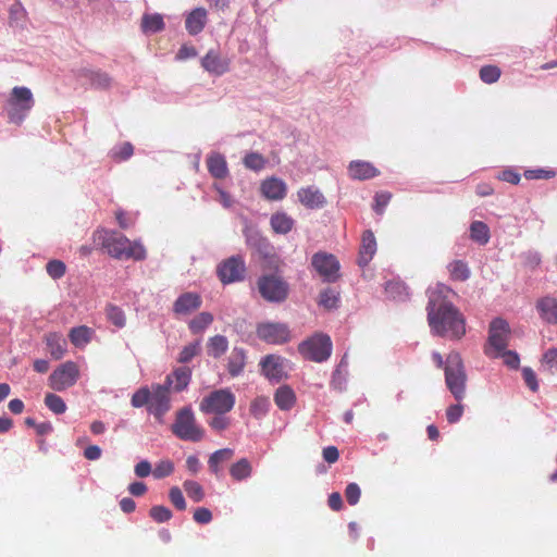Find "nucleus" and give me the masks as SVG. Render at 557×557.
<instances>
[{
	"label": "nucleus",
	"instance_id": "obj_1",
	"mask_svg": "<svg viewBox=\"0 0 557 557\" xmlns=\"http://www.w3.org/2000/svg\"><path fill=\"white\" fill-rule=\"evenodd\" d=\"M450 289L438 286L429 294L428 323L433 334L460 339L466 334V319L448 298Z\"/></svg>",
	"mask_w": 557,
	"mask_h": 557
},
{
	"label": "nucleus",
	"instance_id": "obj_2",
	"mask_svg": "<svg viewBox=\"0 0 557 557\" xmlns=\"http://www.w3.org/2000/svg\"><path fill=\"white\" fill-rule=\"evenodd\" d=\"M102 247L115 259L144 260L146 258V249L141 244L131 242L117 232L106 231Z\"/></svg>",
	"mask_w": 557,
	"mask_h": 557
},
{
	"label": "nucleus",
	"instance_id": "obj_3",
	"mask_svg": "<svg viewBox=\"0 0 557 557\" xmlns=\"http://www.w3.org/2000/svg\"><path fill=\"white\" fill-rule=\"evenodd\" d=\"M445 384L457 401L466 397L468 376L461 356L450 352L444 367Z\"/></svg>",
	"mask_w": 557,
	"mask_h": 557
},
{
	"label": "nucleus",
	"instance_id": "obj_4",
	"mask_svg": "<svg viewBox=\"0 0 557 557\" xmlns=\"http://www.w3.org/2000/svg\"><path fill=\"white\" fill-rule=\"evenodd\" d=\"M172 433L182 441L200 442L205 437V430L197 423L190 407H183L176 411Z\"/></svg>",
	"mask_w": 557,
	"mask_h": 557
},
{
	"label": "nucleus",
	"instance_id": "obj_5",
	"mask_svg": "<svg viewBox=\"0 0 557 557\" xmlns=\"http://www.w3.org/2000/svg\"><path fill=\"white\" fill-rule=\"evenodd\" d=\"M34 103V97L29 88L24 86L14 87L5 107L9 121L17 125L22 124Z\"/></svg>",
	"mask_w": 557,
	"mask_h": 557
},
{
	"label": "nucleus",
	"instance_id": "obj_6",
	"mask_svg": "<svg viewBox=\"0 0 557 557\" xmlns=\"http://www.w3.org/2000/svg\"><path fill=\"white\" fill-rule=\"evenodd\" d=\"M332 349L331 337L324 333H315L298 345V351L306 360L318 363L326 361Z\"/></svg>",
	"mask_w": 557,
	"mask_h": 557
},
{
	"label": "nucleus",
	"instance_id": "obj_7",
	"mask_svg": "<svg viewBox=\"0 0 557 557\" xmlns=\"http://www.w3.org/2000/svg\"><path fill=\"white\" fill-rule=\"evenodd\" d=\"M257 288L260 296L268 302L281 304L289 294L288 283L276 273L261 275L257 281Z\"/></svg>",
	"mask_w": 557,
	"mask_h": 557
},
{
	"label": "nucleus",
	"instance_id": "obj_8",
	"mask_svg": "<svg viewBox=\"0 0 557 557\" xmlns=\"http://www.w3.org/2000/svg\"><path fill=\"white\" fill-rule=\"evenodd\" d=\"M510 336V327L507 321L497 318L494 319L488 329L487 344L484 347V352L491 358H498L500 352L508 346Z\"/></svg>",
	"mask_w": 557,
	"mask_h": 557
},
{
	"label": "nucleus",
	"instance_id": "obj_9",
	"mask_svg": "<svg viewBox=\"0 0 557 557\" xmlns=\"http://www.w3.org/2000/svg\"><path fill=\"white\" fill-rule=\"evenodd\" d=\"M235 401V395L231 389L221 388L205 396L199 404V409L206 414H225L234 408Z\"/></svg>",
	"mask_w": 557,
	"mask_h": 557
},
{
	"label": "nucleus",
	"instance_id": "obj_10",
	"mask_svg": "<svg viewBox=\"0 0 557 557\" xmlns=\"http://www.w3.org/2000/svg\"><path fill=\"white\" fill-rule=\"evenodd\" d=\"M78 379V366L74 361H65L52 371L48 384L53 391L62 392L74 386Z\"/></svg>",
	"mask_w": 557,
	"mask_h": 557
},
{
	"label": "nucleus",
	"instance_id": "obj_11",
	"mask_svg": "<svg viewBox=\"0 0 557 557\" xmlns=\"http://www.w3.org/2000/svg\"><path fill=\"white\" fill-rule=\"evenodd\" d=\"M311 265L324 282L334 283L341 276L339 261L332 253L324 251L315 252L311 258Z\"/></svg>",
	"mask_w": 557,
	"mask_h": 557
},
{
	"label": "nucleus",
	"instance_id": "obj_12",
	"mask_svg": "<svg viewBox=\"0 0 557 557\" xmlns=\"http://www.w3.org/2000/svg\"><path fill=\"white\" fill-rule=\"evenodd\" d=\"M246 263L242 256H232L223 260L216 268V275L222 284L242 282L246 276Z\"/></svg>",
	"mask_w": 557,
	"mask_h": 557
},
{
	"label": "nucleus",
	"instance_id": "obj_13",
	"mask_svg": "<svg viewBox=\"0 0 557 557\" xmlns=\"http://www.w3.org/2000/svg\"><path fill=\"white\" fill-rule=\"evenodd\" d=\"M171 408L170 387L165 384H156L150 389V400L148 410L159 420L162 421L163 416Z\"/></svg>",
	"mask_w": 557,
	"mask_h": 557
},
{
	"label": "nucleus",
	"instance_id": "obj_14",
	"mask_svg": "<svg viewBox=\"0 0 557 557\" xmlns=\"http://www.w3.org/2000/svg\"><path fill=\"white\" fill-rule=\"evenodd\" d=\"M257 335L269 344H284L289 341V330L283 323H262L257 327Z\"/></svg>",
	"mask_w": 557,
	"mask_h": 557
},
{
	"label": "nucleus",
	"instance_id": "obj_15",
	"mask_svg": "<svg viewBox=\"0 0 557 557\" xmlns=\"http://www.w3.org/2000/svg\"><path fill=\"white\" fill-rule=\"evenodd\" d=\"M205 71L214 76H222L230 71L231 60L224 58L218 49H210L200 61Z\"/></svg>",
	"mask_w": 557,
	"mask_h": 557
},
{
	"label": "nucleus",
	"instance_id": "obj_16",
	"mask_svg": "<svg viewBox=\"0 0 557 557\" xmlns=\"http://www.w3.org/2000/svg\"><path fill=\"white\" fill-rule=\"evenodd\" d=\"M286 359L277 355H268L261 361L262 374L270 381L280 382L286 377Z\"/></svg>",
	"mask_w": 557,
	"mask_h": 557
},
{
	"label": "nucleus",
	"instance_id": "obj_17",
	"mask_svg": "<svg viewBox=\"0 0 557 557\" xmlns=\"http://www.w3.org/2000/svg\"><path fill=\"white\" fill-rule=\"evenodd\" d=\"M202 300L197 293L182 294L173 305V311L178 315H187L198 310L201 307Z\"/></svg>",
	"mask_w": 557,
	"mask_h": 557
},
{
	"label": "nucleus",
	"instance_id": "obj_18",
	"mask_svg": "<svg viewBox=\"0 0 557 557\" xmlns=\"http://www.w3.org/2000/svg\"><path fill=\"white\" fill-rule=\"evenodd\" d=\"M191 380V369L187 366L175 368L166 375L164 384L174 392H182L187 388Z\"/></svg>",
	"mask_w": 557,
	"mask_h": 557
},
{
	"label": "nucleus",
	"instance_id": "obj_19",
	"mask_svg": "<svg viewBox=\"0 0 557 557\" xmlns=\"http://www.w3.org/2000/svg\"><path fill=\"white\" fill-rule=\"evenodd\" d=\"M376 239L372 231L367 230L362 233L359 248L358 264L366 267L370 263L376 252Z\"/></svg>",
	"mask_w": 557,
	"mask_h": 557
},
{
	"label": "nucleus",
	"instance_id": "obj_20",
	"mask_svg": "<svg viewBox=\"0 0 557 557\" xmlns=\"http://www.w3.org/2000/svg\"><path fill=\"white\" fill-rule=\"evenodd\" d=\"M299 202L308 209H319L326 203L324 195L313 186L302 187L297 191Z\"/></svg>",
	"mask_w": 557,
	"mask_h": 557
},
{
	"label": "nucleus",
	"instance_id": "obj_21",
	"mask_svg": "<svg viewBox=\"0 0 557 557\" xmlns=\"http://www.w3.org/2000/svg\"><path fill=\"white\" fill-rule=\"evenodd\" d=\"M261 194L269 200H282L287 193L285 182L277 177H269L261 183Z\"/></svg>",
	"mask_w": 557,
	"mask_h": 557
},
{
	"label": "nucleus",
	"instance_id": "obj_22",
	"mask_svg": "<svg viewBox=\"0 0 557 557\" xmlns=\"http://www.w3.org/2000/svg\"><path fill=\"white\" fill-rule=\"evenodd\" d=\"M44 342L52 359L60 360L64 357L67 343L61 333L49 332L45 334Z\"/></svg>",
	"mask_w": 557,
	"mask_h": 557
},
{
	"label": "nucleus",
	"instance_id": "obj_23",
	"mask_svg": "<svg viewBox=\"0 0 557 557\" xmlns=\"http://www.w3.org/2000/svg\"><path fill=\"white\" fill-rule=\"evenodd\" d=\"M536 310L541 319L549 324H557V299L544 296L536 301Z\"/></svg>",
	"mask_w": 557,
	"mask_h": 557
},
{
	"label": "nucleus",
	"instance_id": "obj_24",
	"mask_svg": "<svg viewBox=\"0 0 557 557\" xmlns=\"http://www.w3.org/2000/svg\"><path fill=\"white\" fill-rule=\"evenodd\" d=\"M81 76L88 79L92 88L100 90H108L113 83V78L101 70L83 69Z\"/></svg>",
	"mask_w": 557,
	"mask_h": 557
},
{
	"label": "nucleus",
	"instance_id": "obj_25",
	"mask_svg": "<svg viewBox=\"0 0 557 557\" xmlns=\"http://www.w3.org/2000/svg\"><path fill=\"white\" fill-rule=\"evenodd\" d=\"M208 14L205 8H196L185 20V27L188 34L195 36L201 33L207 24Z\"/></svg>",
	"mask_w": 557,
	"mask_h": 557
},
{
	"label": "nucleus",
	"instance_id": "obj_26",
	"mask_svg": "<svg viewBox=\"0 0 557 557\" xmlns=\"http://www.w3.org/2000/svg\"><path fill=\"white\" fill-rule=\"evenodd\" d=\"M348 174L354 180H369L379 175V170L367 161H351L348 165Z\"/></svg>",
	"mask_w": 557,
	"mask_h": 557
},
{
	"label": "nucleus",
	"instance_id": "obj_27",
	"mask_svg": "<svg viewBox=\"0 0 557 557\" xmlns=\"http://www.w3.org/2000/svg\"><path fill=\"white\" fill-rule=\"evenodd\" d=\"M207 168L214 178L223 180L228 175L227 162L221 153L213 152L208 156Z\"/></svg>",
	"mask_w": 557,
	"mask_h": 557
},
{
	"label": "nucleus",
	"instance_id": "obj_28",
	"mask_svg": "<svg viewBox=\"0 0 557 557\" xmlns=\"http://www.w3.org/2000/svg\"><path fill=\"white\" fill-rule=\"evenodd\" d=\"M246 366V352L243 348L234 347L227 361V371L232 377L238 376Z\"/></svg>",
	"mask_w": 557,
	"mask_h": 557
},
{
	"label": "nucleus",
	"instance_id": "obj_29",
	"mask_svg": "<svg viewBox=\"0 0 557 557\" xmlns=\"http://www.w3.org/2000/svg\"><path fill=\"white\" fill-rule=\"evenodd\" d=\"M274 403L281 410H289L296 403V395L288 385H283L276 389Z\"/></svg>",
	"mask_w": 557,
	"mask_h": 557
},
{
	"label": "nucleus",
	"instance_id": "obj_30",
	"mask_svg": "<svg viewBox=\"0 0 557 557\" xmlns=\"http://www.w3.org/2000/svg\"><path fill=\"white\" fill-rule=\"evenodd\" d=\"M92 334H94L92 329H90L86 325H81V326L71 329V331L69 333V338L75 347L81 348V347H85L88 343H90Z\"/></svg>",
	"mask_w": 557,
	"mask_h": 557
},
{
	"label": "nucleus",
	"instance_id": "obj_31",
	"mask_svg": "<svg viewBox=\"0 0 557 557\" xmlns=\"http://www.w3.org/2000/svg\"><path fill=\"white\" fill-rule=\"evenodd\" d=\"M271 226L277 234H287L294 227L295 221L285 212H276L271 216Z\"/></svg>",
	"mask_w": 557,
	"mask_h": 557
},
{
	"label": "nucleus",
	"instance_id": "obj_32",
	"mask_svg": "<svg viewBox=\"0 0 557 557\" xmlns=\"http://www.w3.org/2000/svg\"><path fill=\"white\" fill-rule=\"evenodd\" d=\"M234 450L231 448H222L219 450H215L208 460L209 469L212 473L218 475L221 470V463L228 461L233 458Z\"/></svg>",
	"mask_w": 557,
	"mask_h": 557
},
{
	"label": "nucleus",
	"instance_id": "obj_33",
	"mask_svg": "<svg viewBox=\"0 0 557 557\" xmlns=\"http://www.w3.org/2000/svg\"><path fill=\"white\" fill-rule=\"evenodd\" d=\"M228 348V341L223 335H214L208 339L207 352L215 359L223 356Z\"/></svg>",
	"mask_w": 557,
	"mask_h": 557
},
{
	"label": "nucleus",
	"instance_id": "obj_34",
	"mask_svg": "<svg viewBox=\"0 0 557 557\" xmlns=\"http://www.w3.org/2000/svg\"><path fill=\"white\" fill-rule=\"evenodd\" d=\"M141 30L145 34H153L164 28V21L161 14H144L141 18Z\"/></svg>",
	"mask_w": 557,
	"mask_h": 557
},
{
	"label": "nucleus",
	"instance_id": "obj_35",
	"mask_svg": "<svg viewBox=\"0 0 557 557\" xmlns=\"http://www.w3.org/2000/svg\"><path fill=\"white\" fill-rule=\"evenodd\" d=\"M252 473V467L247 458H242L230 468V474L235 481H243L250 478Z\"/></svg>",
	"mask_w": 557,
	"mask_h": 557
},
{
	"label": "nucleus",
	"instance_id": "obj_36",
	"mask_svg": "<svg viewBox=\"0 0 557 557\" xmlns=\"http://www.w3.org/2000/svg\"><path fill=\"white\" fill-rule=\"evenodd\" d=\"M491 234L487 224L481 221H474L470 225V238L480 244L486 245L490 240Z\"/></svg>",
	"mask_w": 557,
	"mask_h": 557
},
{
	"label": "nucleus",
	"instance_id": "obj_37",
	"mask_svg": "<svg viewBox=\"0 0 557 557\" xmlns=\"http://www.w3.org/2000/svg\"><path fill=\"white\" fill-rule=\"evenodd\" d=\"M339 302V292H337L334 288L327 287L320 292L319 295V306H322L323 308L331 310L338 307Z\"/></svg>",
	"mask_w": 557,
	"mask_h": 557
},
{
	"label": "nucleus",
	"instance_id": "obj_38",
	"mask_svg": "<svg viewBox=\"0 0 557 557\" xmlns=\"http://www.w3.org/2000/svg\"><path fill=\"white\" fill-rule=\"evenodd\" d=\"M212 322L213 315L210 312L203 311L189 321L188 327L193 334H198L205 331Z\"/></svg>",
	"mask_w": 557,
	"mask_h": 557
},
{
	"label": "nucleus",
	"instance_id": "obj_39",
	"mask_svg": "<svg viewBox=\"0 0 557 557\" xmlns=\"http://www.w3.org/2000/svg\"><path fill=\"white\" fill-rule=\"evenodd\" d=\"M448 271L453 280L466 281L470 276V270L462 260H454L448 264Z\"/></svg>",
	"mask_w": 557,
	"mask_h": 557
},
{
	"label": "nucleus",
	"instance_id": "obj_40",
	"mask_svg": "<svg viewBox=\"0 0 557 557\" xmlns=\"http://www.w3.org/2000/svg\"><path fill=\"white\" fill-rule=\"evenodd\" d=\"M269 407V398L265 396H258L250 403L249 411L253 418L259 420L267 414Z\"/></svg>",
	"mask_w": 557,
	"mask_h": 557
},
{
	"label": "nucleus",
	"instance_id": "obj_41",
	"mask_svg": "<svg viewBox=\"0 0 557 557\" xmlns=\"http://www.w3.org/2000/svg\"><path fill=\"white\" fill-rule=\"evenodd\" d=\"M243 163L246 169L259 172L262 169H264L267 164V159L261 153L249 152L244 157Z\"/></svg>",
	"mask_w": 557,
	"mask_h": 557
},
{
	"label": "nucleus",
	"instance_id": "obj_42",
	"mask_svg": "<svg viewBox=\"0 0 557 557\" xmlns=\"http://www.w3.org/2000/svg\"><path fill=\"white\" fill-rule=\"evenodd\" d=\"M184 491L186 492L187 496L195 503H200L205 498V491L202 486L193 480H186L183 483Z\"/></svg>",
	"mask_w": 557,
	"mask_h": 557
},
{
	"label": "nucleus",
	"instance_id": "obj_43",
	"mask_svg": "<svg viewBox=\"0 0 557 557\" xmlns=\"http://www.w3.org/2000/svg\"><path fill=\"white\" fill-rule=\"evenodd\" d=\"M106 314L108 320L116 327L121 329L125 326L126 318L124 311L120 307L115 305H108L106 308Z\"/></svg>",
	"mask_w": 557,
	"mask_h": 557
},
{
	"label": "nucleus",
	"instance_id": "obj_44",
	"mask_svg": "<svg viewBox=\"0 0 557 557\" xmlns=\"http://www.w3.org/2000/svg\"><path fill=\"white\" fill-rule=\"evenodd\" d=\"M45 405L55 414H62L66 411V404L64 400L53 393H48L45 396Z\"/></svg>",
	"mask_w": 557,
	"mask_h": 557
},
{
	"label": "nucleus",
	"instance_id": "obj_45",
	"mask_svg": "<svg viewBox=\"0 0 557 557\" xmlns=\"http://www.w3.org/2000/svg\"><path fill=\"white\" fill-rule=\"evenodd\" d=\"M200 351V342L196 341L183 347L181 350L177 361L180 363H188Z\"/></svg>",
	"mask_w": 557,
	"mask_h": 557
},
{
	"label": "nucleus",
	"instance_id": "obj_46",
	"mask_svg": "<svg viewBox=\"0 0 557 557\" xmlns=\"http://www.w3.org/2000/svg\"><path fill=\"white\" fill-rule=\"evenodd\" d=\"M500 69L496 65H484L480 70V78L485 84L496 83L500 77Z\"/></svg>",
	"mask_w": 557,
	"mask_h": 557
},
{
	"label": "nucleus",
	"instance_id": "obj_47",
	"mask_svg": "<svg viewBox=\"0 0 557 557\" xmlns=\"http://www.w3.org/2000/svg\"><path fill=\"white\" fill-rule=\"evenodd\" d=\"M46 271L51 278L59 280L64 276L66 272V265L63 261L53 259L47 263Z\"/></svg>",
	"mask_w": 557,
	"mask_h": 557
},
{
	"label": "nucleus",
	"instance_id": "obj_48",
	"mask_svg": "<svg viewBox=\"0 0 557 557\" xmlns=\"http://www.w3.org/2000/svg\"><path fill=\"white\" fill-rule=\"evenodd\" d=\"M542 364L550 374L557 373V348H549L543 355Z\"/></svg>",
	"mask_w": 557,
	"mask_h": 557
},
{
	"label": "nucleus",
	"instance_id": "obj_49",
	"mask_svg": "<svg viewBox=\"0 0 557 557\" xmlns=\"http://www.w3.org/2000/svg\"><path fill=\"white\" fill-rule=\"evenodd\" d=\"M149 400L150 389L148 387H141L133 394L131 404L135 408H140L146 405L149 407Z\"/></svg>",
	"mask_w": 557,
	"mask_h": 557
},
{
	"label": "nucleus",
	"instance_id": "obj_50",
	"mask_svg": "<svg viewBox=\"0 0 557 557\" xmlns=\"http://www.w3.org/2000/svg\"><path fill=\"white\" fill-rule=\"evenodd\" d=\"M174 471V463L171 460H161L152 471L156 479H163L171 475Z\"/></svg>",
	"mask_w": 557,
	"mask_h": 557
},
{
	"label": "nucleus",
	"instance_id": "obj_51",
	"mask_svg": "<svg viewBox=\"0 0 557 557\" xmlns=\"http://www.w3.org/2000/svg\"><path fill=\"white\" fill-rule=\"evenodd\" d=\"M150 517L159 523L166 522L172 518V511L165 506H153L149 511Z\"/></svg>",
	"mask_w": 557,
	"mask_h": 557
},
{
	"label": "nucleus",
	"instance_id": "obj_52",
	"mask_svg": "<svg viewBox=\"0 0 557 557\" xmlns=\"http://www.w3.org/2000/svg\"><path fill=\"white\" fill-rule=\"evenodd\" d=\"M556 176L554 170L536 169L524 171V177L527 180H549Z\"/></svg>",
	"mask_w": 557,
	"mask_h": 557
},
{
	"label": "nucleus",
	"instance_id": "obj_53",
	"mask_svg": "<svg viewBox=\"0 0 557 557\" xmlns=\"http://www.w3.org/2000/svg\"><path fill=\"white\" fill-rule=\"evenodd\" d=\"M169 498L173 506L178 510L186 509V502L180 487L173 486L170 488Z\"/></svg>",
	"mask_w": 557,
	"mask_h": 557
},
{
	"label": "nucleus",
	"instance_id": "obj_54",
	"mask_svg": "<svg viewBox=\"0 0 557 557\" xmlns=\"http://www.w3.org/2000/svg\"><path fill=\"white\" fill-rule=\"evenodd\" d=\"M391 199H392V194L388 191L376 193V195L374 197L375 203L373 206V210L377 214H382L384 212L385 207L391 201Z\"/></svg>",
	"mask_w": 557,
	"mask_h": 557
},
{
	"label": "nucleus",
	"instance_id": "obj_55",
	"mask_svg": "<svg viewBox=\"0 0 557 557\" xmlns=\"http://www.w3.org/2000/svg\"><path fill=\"white\" fill-rule=\"evenodd\" d=\"M134 152V147L131 143H123L120 147L113 150L112 157L117 161L127 160Z\"/></svg>",
	"mask_w": 557,
	"mask_h": 557
},
{
	"label": "nucleus",
	"instance_id": "obj_56",
	"mask_svg": "<svg viewBox=\"0 0 557 557\" xmlns=\"http://www.w3.org/2000/svg\"><path fill=\"white\" fill-rule=\"evenodd\" d=\"M361 491L357 483H349L345 490V497L349 505H356L360 499Z\"/></svg>",
	"mask_w": 557,
	"mask_h": 557
},
{
	"label": "nucleus",
	"instance_id": "obj_57",
	"mask_svg": "<svg viewBox=\"0 0 557 557\" xmlns=\"http://www.w3.org/2000/svg\"><path fill=\"white\" fill-rule=\"evenodd\" d=\"M252 245L256 248L261 260L265 259L267 255H271L274 252V248L264 238H258Z\"/></svg>",
	"mask_w": 557,
	"mask_h": 557
},
{
	"label": "nucleus",
	"instance_id": "obj_58",
	"mask_svg": "<svg viewBox=\"0 0 557 557\" xmlns=\"http://www.w3.org/2000/svg\"><path fill=\"white\" fill-rule=\"evenodd\" d=\"M208 423L211 429L218 432L226 430L231 424L230 419L224 414H215Z\"/></svg>",
	"mask_w": 557,
	"mask_h": 557
},
{
	"label": "nucleus",
	"instance_id": "obj_59",
	"mask_svg": "<svg viewBox=\"0 0 557 557\" xmlns=\"http://www.w3.org/2000/svg\"><path fill=\"white\" fill-rule=\"evenodd\" d=\"M193 518L199 524H208L212 521V512L206 507H199L194 511Z\"/></svg>",
	"mask_w": 557,
	"mask_h": 557
},
{
	"label": "nucleus",
	"instance_id": "obj_60",
	"mask_svg": "<svg viewBox=\"0 0 557 557\" xmlns=\"http://www.w3.org/2000/svg\"><path fill=\"white\" fill-rule=\"evenodd\" d=\"M463 413V406L459 403L451 405L446 410V418L449 423H456L460 420Z\"/></svg>",
	"mask_w": 557,
	"mask_h": 557
},
{
	"label": "nucleus",
	"instance_id": "obj_61",
	"mask_svg": "<svg viewBox=\"0 0 557 557\" xmlns=\"http://www.w3.org/2000/svg\"><path fill=\"white\" fill-rule=\"evenodd\" d=\"M504 360V363L511 368V369H517L519 367V363H520V358L518 356L517 352L512 351V350H504L500 352V356Z\"/></svg>",
	"mask_w": 557,
	"mask_h": 557
},
{
	"label": "nucleus",
	"instance_id": "obj_62",
	"mask_svg": "<svg viewBox=\"0 0 557 557\" xmlns=\"http://www.w3.org/2000/svg\"><path fill=\"white\" fill-rule=\"evenodd\" d=\"M522 376H523L525 384L532 392H536L539 389L536 374L534 373V371L531 368H523Z\"/></svg>",
	"mask_w": 557,
	"mask_h": 557
},
{
	"label": "nucleus",
	"instance_id": "obj_63",
	"mask_svg": "<svg viewBox=\"0 0 557 557\" xmlns=\"http://www.w3.org/2000/svg\"><path fill=\"white\" fill-rule=\"evenodd\" d=\"M261 261L262 268L265 270L278 271L282 264L280 257L275 252L267 255L265 259H262Z\"/></svg>",
	"mask_w": 557,
	"mask_h": 557
},
{
	"label": "nucleus",
	"instance_id": "obj_64",
	"mask_svg": "<svg viewBox=\"0 0 557 557\" xmlns=\"http://www.w3.org/2000/svg\"><path fill=\"white\" fill-rule=\"evenodd\" d=\"M498 178L500 181L517 185V184H519L521 176L515 170L506 169L499 173Z\"/></svg>",
	"mask_w": 557,
	"mask_h": 557
}]
</instances>
